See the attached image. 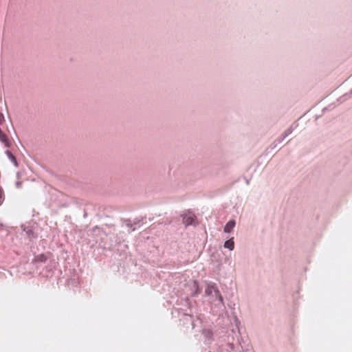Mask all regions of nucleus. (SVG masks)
I'll list each match as a JSON object with an SVG mask.
<instances>
[{
  "mask_svg": "<svg viewBox=\"0 0 352 352\" xmlns=\"http://www.w3.org/2000/svg\"><path fill=\"white\" fill-rule=\"evenodd\" d=\"M21 228L25 232L27 237L30 240L35 237L34 232L32 231L31 228H30L29 227H26L25 226H22Z\"/></svg>",
  "mask_w": 352,
  "mask_h": 352,
  "instance_id": "obj_6",
  "label": "nucleus"
},
{
  "mask_svg": "<svg viewBox=\"0 0 352 352\" xmlns=\"http://www.w3.org/2000/svg\"><path fill=\"white\" fill-rule=\"evenodd\" d=\"M36 261L39 262H45L47 257L44 254H40L36 257Z\"/></svg>",
  "mask_w": 352,
  "mask_h": 352,
  "instance_id": "obj_10",
  "label": "nucleus"
},
{
  "mask_svg": "<svg viewBox=\"0 0 352 352\" xmlns=\"http://www.w3.org/2000/svg\"><path fill=\"white\" fill-rule=\"evenodd\" d=\"M288 135L284 132L281 136L276 140H275L273 143L272 144V148H275L278 144H280L286 137H287Z\"/></svg>",
  "mask_w": 352,
  "mask_h": 352,
  "instance_id": "obj_7",
  "label": "nucleus"
},
{
  "mask_svg": "<svg viewBox=\"0 0 352 352\" xmlns=\"http://www.w3.org/2000/svg\"><path fill=\"white\" fill-rule=\"evenodd\" d=\"M212 296L214 298V300L218 302V299L217 298V294H213V295H212Z\"/></svg>",
  "mask_w": 352,
  "mask_h": 352,
  "instance_id": "obj_13",
  "label": "nucleus"
},
{
  "mask_svg": "<svg viewBox=\"0 0 352 352\" xmlns=\"http://www.w3.org/2000/svg\"><path fill=\"white\" fill-rule=\"evenodd\" d=\"M213 294H217V298L218 299V304H217V305H223V297L221 295L219 290L217 287L216 284L213 283H208L205 289V294L209 296L213 295Z\"/></svg>",
  "mask_w": 352,
  "mask_h": 352,
  "instance_id": "obj_1",
  "label": "nucleus"
},
{
  "mask_svg": "<svg viewBox=\"0 0 352 352\" xmlns=\"http://www.w3.org/2000/svg\"><path fill=\"white\" fill-rule=\"evenodd\" d=\"M223 247L225 248L229 249L230 250H233L234 248V238L232 237L231 239L226 241L224 243Z\"/></svg>",
  "mask_w": 352,
  "mask_h": 352,
  "instance_id": "obj_8",
  "label": "nucleus"
},
{
  "mask_svg": "<svg viewBox=\"0 0 352 352\" xmlns=\"http://www.w3.org/2000/svg\"><path fill=\"white\" fill-rule=\"evenodd\" d=\"M5 121L4 116L0 112V125ZM0 141L5 144V146L10 147V143L7 135L0 129Z\"/></svg>",
  "mask_w": 352,
  "mask_h": 352,
  "instance_id": "obj_3",
  "label": "nucleus"
},
{
  "mask_svg": "<svg viewBox=\"0 0 352 352\" xmlns=\"http://www.w3.org/2000/svg\"><path fill=\"white\" fill-rule=\"evenodd\" d=\"M285 133L288 135H290L293 132L292 126L289 127L287 130L285 131Z\"/></svg>",
  "mask_w": 352,
  "mask_h": 352,
  "instance_id": "obj_12",
  "label": "nucleus"
},
{
  "mask_svg": "<svg viewBox=\"0 0 352 352\" xmlns=\"http://www.w3.org/2000/svg\"><path fill=\"white\" fill-rule=\"evenodd\" d=\"M236 225V222L234 220H230L224 226L223 231L226 233H230L234 228Z\"/></svg>",
  "mask_w": 352,
  "mask_h": 352,
  "instance_id": "obj_4",
  "label": "nucleus"
},
{
  "mask_svg": "<svg viewBox=\"0 0 352 352\" xmlns=\"http://www.w3.org/2000/svg\"><path fill=\"white\" fill-rule=\"evenodd\" d=\"M127 228V231L129 233H131L132 231L135 230V227H134V224L131 223V220L124 219L123 220V226Z\"/></svg>",
  "mask_w": 352,
  "mask_h": 352,
  "instance_id": "obj_5",
  "label": "nucleus"
},
{
  "mask_svg": "<svg viewBox=\"0 0 352 352\" xmlns=\"http://www.w3.org/2000/svg\"><path fill=\"white\" fill-rule=\"evenodd\" d=\"M182 217H183V219H182L183 223L185 224L186 226H196L197 218L193 213H192L190 212H186L185 214H184Z\"/></svg>",
  "mask_w": 352,
  "mask_h": 352,
  "instance_id": "obj_2",
  "label": "nucleus"
},
{
  "mask_svg": "<svg viewBox=\"0 0 352 352\" xmlns=\"http://www.w3.org/2000/svg\"><path fill=\"white\" fill-rule=\"evenodd\" d=\"M3 200H4V195H3V190L0 188V205H1Z\"/></svg>",
  "mask_w": 352,
  "mask_h": 352,
  "instance_id": "obj_11",
  "label": "nucleus"
},
{
  "mask_svg": "<svg viewBox=\"0 0 352 352\" xmlns=\"http://www.w3.org/2000/svg\"><path fill=\"white\" fill-rule=\"evenodd\" d=\"M6 154L8 156V157L10 160V161L14 164V166H17L18 163L15 156L9 150H7L6 151Z\"/></svg>",
  "mask_w": 352,
  "mask_h": 352,
  "instance_id": "obj_9",
  "label": "nucleus"
}]
</instances>
